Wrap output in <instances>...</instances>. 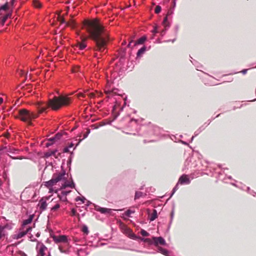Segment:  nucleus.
I'll list each match as a JSON object with an SVG mask.
<instances>
[{
	"mask_svg": "<svg viewBox=\"0 0 256 256\" xmlns=\"http://www.w3.org/2000/svg\"><path fill=\"white\" fill-rule=\"evenodd\" d=\"M66 170L62 168L60 172L54 174L52 179L44 182V185L49 188L56 184L57 182L64 180V182L62 184L61 188H65L67 187L74 188L75 184L72 180V179L71 182L68 181L66 180L67 178L66 176Z\"/></svg>",
	"mask_w": 256,
	"mask_h": 256,
	"instance_id": "2",
	"label": "nucleus"
},
{
	"mask_svg": "<svg viewBox=\"0 0 256 256\" xmlns=\"http://www.w3.org/2000/svg\"><path fill=\"white\" fill-rule=\"evenodd\" d=\"M69 149L70 148L68 146H66L64 149V152H69Z\"/></svg>",
	"mask_w": 256,
	"mask_h": 256,
	"instance_id": "40",
	"label": "nucleus"
},
{
	"mask_svg": "<svg viewBox=\"0 0 256 256\" xmlns=\"http://www.w3.org/2000/svg\"><path fill=\"white\" fill-rule=\"evenodd\" d=\"M85 26L94 42V50L100 52H104L108 40V35L104 27L97 19L86 21Z\"/></svg>",
	"mask_w": 256,
	"mask_h": 256,
	"instance_id": "1",
	"label": "nucleus"
},
{
	"mask_svg": "<svg viewBox=\"0 0 256 256\" xmlns=\"http://www.w3.org/2000/svg\"><path fill=\"white\" fill-rule=\"evenodd\" d=\"M4 235V227L0 226V240L2 238Z\"/></svg>",
	"mask_w": 256,
	"mask_h": 256,
	"instance_id": "21",
	"label": "nucleus"
},
{
	"mask_svg": "<svg viewBox=\"0 0 256 256\" xmlns=\"http://www.w3.org/2000/svg\"><path fill=\"white\" fill-rule=\"evenodd\" d=\"M90 201H88V204H87V205H88H88L90 204Z\"/></svg>",
	"mask_w": 256,
	"mask_h": 256,
	"instance_id": "53",
	"label": "nucleus"
},
{
	"mask_svg": "<svg viewBox=\"0 0 256 256\" xmlns=\"http://www.w3.org/2000/svg\"><path fill=\"white\" fill-rule=\"evenodd\" d=\"M3 102V98H0V104L2 102Z\"/></svg>",
	"mask_w": 256,
	"mask_h": 256,
	"instance_id": "50",
	"label": "nucleus"
},
{
	"mask_svg": "<svg viewBox=\"0 0 256 256\" xmlns=\"http://www.w3.org/2000/svg\"><path fill=\"white\" fill-rule=\"evenodd\" d=\"M7 18H8V16H4V17L2 18V22H5V21L7 19Z\"/></svg>",
	"mask_w": 256,
	"mask_h": 256,
	"instance_id": "47",
	"label": "nucleus"
},
{
	"mask_svg": "<svg viewBox=\"0 0 256 256\" xmlns=\"http://www.w3.org/2000/svg\"><path fill=\"white\" fill-rule=\"evenodd\" d=\"M2 154H4V153H1V152H0V155H2Z\"/></svg>",
	"mask_w": 256,
	"mask_h": 256,
	"instance_id": "55",
	"label": "nucleus"
},
{
	"mask_svg": "<svg viewBox=\"0 0 256 256\" xmlns=\"http://www.w3.org/2000/svg\"><path fill=\"white\" fill-rule=\"evenodd\" d=\"M82 232L86 234H88V228L86 226H84L83 227H82Z\"/></svg>",
	"mask_w": 256,
	"mask_h": 256,
	"instance_id": "34",
	"label": "nucleus"
},
{
	"mask_svg": "<svg viewBox=\"0 0 256 256\" xmlns=\"http://www.w3.org/2000/svg\"><path fill=\"white\" fill-rule=\"evenodd\" d=\"M70 192V190L66 191V190H62L60 194H58V196L59 199L60 200L63 202L67 201V198L66 196Z\"/></svg>",
	"mask_w": 256,
	"mask_h": 256,
	"instance_id": "11",
	"label": "nucleus"
},
{
	"mask_svg": "<svg viewBox=\"0 0 256 256\" xmlns=\"http://www.w3.org/2000/svg\"><path fill=\"white\" fill-rule=\"evenodd\" d=\"M48 141L50 142H53V144H54L55 142H56L57 140L55 139L54 137L53 136V137L50 138H49L48 140Z\"/></svg>",
	"mask_w": 256,
	"mask_h": 256,
	"instance_id": "38",
	"label": "nucleus"
},
{
	"mask_svg": "<svg viewBox=\"0 0 256 256\" xmlns=\"http://www.w3.org/2000/svg\"><path fill=\"white\" fill-rule=\"evenodd\" d=\"M190 180L189 177L186 174H182L179 178L178 183L177 184L176 186L174 188V192L176 190L177 186L178 184H189L190 183Z\"/></svg>",
	"mask_w": 256,
	"mask_h": 256,
	"instance_id": "9",
	"label": "nucleus"
},
{
	"mask_svg": "<svg viewBox=\"0 0 256 256\" xmlns=\"http://www.w3.org/2000/svg\"><path fill=\"white\" fill-rule=\"evenodd\" d=\"M74 146V144L72 143H71L68 146V147L70 148H72V146Z\"/></svg>",
	"mask_w": 256,
	"mask_h": 256,
	"instance_id": "48",
	"label": "nucleus"
},
{
	"mask_svg": "<svg viewBox=\"0 0 256 256\" xmlns=\"http://www.w3.org/2000/svg\"><path fill=\"white\" fill-rule=\"evenodd\" d=\"M57 152V150H55L52 151L48 152L45 153L44 156L46 158H48L50 156H54L56 154V153Z\"/></svg>",
	"mask_w": 256,
	"mask_h": 256,
	"instance_id": "18",
	"label": "nucleus"
},
{
	"mask_svg": "<svg viewBox=\"0 0 256 256\" xmlns=\"http://www.w3.org/2000/svg\"><path fill=\"white\" fill-rule=\"evenodd\" d=\"M52 144H53V142H47L46 144V147H48V146H52Z\"/></svg>",
	"mask_w": 256,
	"mask_h": 256,
	"instance_id": "43",
	"label": "nucleus"
},
{
	"mask_svg": "<svg viewBox=\"0 0 256 256\" xmlns=\"http://www.w3.org/2000/svg\"><path fill=\"white\" fill-rule=\"evenodd\" d=\"M30 241H32V242H36V241H37L36 239L35 238H33V236H30Z\"/></svg>",
	"mask_w": 256,
	"mask_h": 256,
	"instance_id": "42",
	"label": "nucleus"
},
{
	"mask_svg": "<svg viewBox=\"0 0 256 256\" xmlns=\"http://www.w3.org/2000/svg\"><path fill=\"white\" fill-rule=\"evenodd\" d=\"M19 114L20 116V119L24 122H28L32 118L36 117L34 114L30 113L29 111L25 109L20 110Z\"/></svg>",
	"mask_w": 256,
	"mask_h": 256,
	"instance_id": "6",
	"label": "nucleus"
},
{
	"mask_svg": "<svg viewBox=\"0 0 256 256\" xmlns=\"http://www.w3.org/2000/svg\"><path fill=\"white\" fill-rule=\"evenodd\" d=\"M86 46V44L84 42H81L79 44L80 49V50H83L84 49Z\"/></svg>",
	"mask_w": 256,
	"mask_h": 256,
	"instance_id": "32",
	"label": "nucleus"
},
{
	"mask_svg": "<svg viewBox=\"0 0 256 256\" xmlns=\"http://www.w3.org/2000/svg\"><path fill=\"white\" fill-rule=\"evenodd\" d=\"M97 210L100 212L102 214H106L110 212V209L104 208H99L97 209Z\"/></svg>",
	"mask_w": 256,
	"mask_h": 256,
	"instance_id": "19",
	"label": "nucleus"
},
{
	"mask_svg": "<svg viewBox=\"0 0 256 256\" xmlns=\"http://www.w3.org/2000/svg\"><path fill=\"white\" fill-rule=\"evenodd\" d=\"M161 254L166 256H170L171 252L161 248Z\"/></svg>",
	"mask_w": 256,
	"mask_h": 256,
	"instance_id": "24",
	"label": "nucleus"
},
{
	"mask_svg": "<svg viewBox=\"0 0 256 256\" xmlns=\"http://www.w3.org/2000/svg\"><path fill=\"white\" fill-rule=\"evenodd\" d=\"M134 210H128L124 212V214L127 217H130L131 214H134Z\"/></svg>",
	"mask_w": 256,
	"mask_h": 256,
	"instance_id": "22",
	"label": "nucleus"
},
{
	"mask_svg": "<svg viewBox=\"0 0 256 256\" xmlns=\"http://www.w3.org/2000/svg\"><path fill=\"white\" fill-rule=\"evenodd\" d=\"M86 200V198H85L84 197H82V198H80V196H78L76 198V201H78V200H80L82 201V203H84V200Z\"/></svg>",
	"mask_w": 256,
	"mask_h": 256,
	"instance_id": "33",
	"label": "nucleus"
},
{
	"mask_svg": "<svg viewBox=\"0 0 256 256\" xmlns=\"http://www.w3.org/2000/svg\"><path fill=\"white\" fill-rule=\"evenodd\" d=\"M76 214V211L75 210L74 208H72V216H74Z\"/></svg>",
	"mask_w": 256,
	"mask_h": 256,
	"instance_id": "45",
	"label": "nucleus"
},
{
	"mask_svg": "<svg viewBox=\"0 0 256 256\" xmlns=\"http://www.w3.org/2000/svg\"><path fill=\"white\" fill-rule=\"evenodd\" d=\"M155 12L156 14H159L160 12V6L158 5L156 6V10H155Z\"/></svg>",
	"mask_w": 256,
	"mask_h": 256,
	"instance_id": "36",
	"label": "nucleus"
},
{
	"mask_svg": "<svg viewBox=\"0 0 256 256\" xmlns=\"http://www.w3.org/2000/svg\"><path fill=\"white\" fill-rule=\"evenodd\" d=\"M62 136V134L60 133H57L54 136L55 139L58 141V140H60Z\"/></svg>",
	"mask_w": 256,
	"mask_h": 256,
	"instance_id": "30",
	"label": "nucleus"
},
{
	"mask_svg": "<svg viewBox=\"0 0 256 256\" xmlns=\"http://www.w3.org/2000/svg\"><path fill=\"white\" fill-rule=\"evenodd\" d=\"M141 234L144 236H149V233L144 230H142L140 231Z\"/></svg>",
	"mask_w": 256,
	"mask_h": 256,
	"instance_id": "31",
	"label": "nucleus"
},
{
	"mask_svg": "<svg viewBox=\"0 0 256 256\" xmlns=\"http://www.w3.org/2000/svg\"><path fill=\"white\" fill-rule=\"evenodd\" d=\"M146 39L147 37L146 36H142L134 42V46H136L138 44H143L146 41Z\"/></svg>",
	"mask_w": 256,
	"mask_h": 256,
	"instance_id": "13",
	"label": "nucleus"
},
{
	"mask_svg": "<svg viewBox=\"0 0 256 256\" xmlns=\"http://www.w3.org/2000/svg\"><path fill=\"white\" fill-rule=\"evenodd\" d=\"M54 198L52 199V201H54Z\"/></svg>",
	"mask_w": 256,
	"mask_h": 256,
	"instance_id": "56",
	"label": "nucleus"
},
{
	"mask_svg": "<svg viewBox=\"0 0 256 256\" xmlns=\"http://www.w3.org/2000/svg\"><path fill=\"white\" fill-rule=\"evenodd\" d=\"M146 195V194L141 192H136L135 196H134V200H137L140 198V197H144Z\"/></svg>",
	"mask_w": 256,
	"mask_h": 256,
	"instance_id": "16",
	"label": "nucleus"
},
{
	"mask_svg": "<svg viewBox=\"0 0 256 256\" xmlns=\"http://www.w3.org/2000/svg\"><path fill=\"white\" fill-rule=\"evenodd\" d=\"M142 240L143 242H146L148 244H149L150 245L151 244V242H152V239L150 238H140Z\"/></svg>",
	"mask_w": 256,
	"mask_h": 256,
	"instance_id": "27",
	"label": "nucleus"
},
{
	"mask_svg": "<svg viewBox=\"0 0 256 256\" xmlns=\"http://www.w3.org/2000/svg\"><path fill=\"white\" fill-rule=\"evenodd\" d=\"M246 70H244L242 71L243 73H244V74H245V73H246Z\"/></svg>",
	"mask_w": 256,
	"mask_h": 256,
	"instance_id": "54",
	"label": "nucleus"
},
{
	"mask_svg": "<svg viewBox=\"0 0 256 256\" xmlns=\"http://www.w3.org/2000/svg\"><path fill=\"white\" fill-rule=\"evenodd\" d=\"M168 0H166V2H168Z\"/></svg>",
	"mask_w": 256,
	"mask_h": 256,
	"instance_id": "58",
	"label": "nucleus"
},
{
	"mask_svg": "<svg viewBox=\"0 0 256 256\" xmlns=\"http://www.w3.org/2000/svg\"><path fill=\"white\" fill-rule=\"evenodd\" d=\"M168 16H166L164 20L162 22V25L165 27L166 29V28L169 27V23L167 21Z\"/></svg>",
	"mask_w": 256,
	"mask_h": 256,
	"instance_id": "25",
	"label": "nucleus"
},
{
	"mask_svg": "<svg viewBox=\"0 0 256 256\" xmlns=\"http://www.w3.org/2000/svg\"><path fill=\"white\" fill-rule=\"evenodd\" d=\"M33 218V216H30L28 218L24 220L22 224V226H25L30 224L32 222Z\"/></svg>",
	"mask_w": 256,
	"mask_h": 256,
	"instance_id": "15",
	"label": "nucleus"
},
{
	"mask_svg": "<svg viewBox=\"0 0 256 256\" xmlns=\"http://www.w3.org/2000/svg\"><path fill=\"white\" fill-rule=\"evenodd\" d=\"M146 50V47L145 46L141 48L138 52L136 56L138 57L140 56L142 54L144 53Z\"/></svg>",
	"mask_w": 256,
	"mask_h": 256,
	"instance_id": "17",
	"label": "nucleus"
},
{
	"mask_svg": "<svg viewBox=\"0 0 256 256\" xmlns=\"http://www.w3.org/2000/svg\"><path fill=\"white\" fill-rule=\"evenodd\" d=\"M78 98H80V97H84V94L82 93H79L78 95Z\"/></svg>",
	"mask_w": 256,
	"mask_h": 256,
	"instance_id": "46",
	"label": "nucleus"
},
{
	"mask_svg": "<svg viewBox=\"0 0 256 256\" xmlns=\"http://www.w3.org/2000/svg\"><path fill=\"white\" fill-rule=\"evenodd\" d=\"M159 26L158 24H155L153 26V29L151 30L152 34L150 39L154 42H159L160 38L157 34L159 33Z\"/></svg>",
	"mask_w": 256,
	"mask_h": 256,
	"instance_id": "8",
	"label": "nucleus"
},
{
	"mask_svg": "<svg viewBox=\"0 0 256 256\" xmlns=\"http://www.w3.org/2000/svg\"><path fill=\"white\" fill-rule=\"evenodd\" d=\"M36 256H45L46 252L48 251V248L42 242L37 241L36 246Z\"/></svg>",
	"mask_w": 256,
	"mask_h": 256,
	"instance_id": "7",
	"label": "nucleus"
},
{
	"mask_svg": "<svg viewBox=\"0 0 256 256\" xmlns=\"http://www.w3.org/2000/svg\"><path fill=\"white\" fill-rule=\"evenodd\" d=\"M150 245H153L155 246L158 247V251L160 250V248L159 247V244H160V237H153L152 239Z\"/></svg>",
	"mask_w": 256,
	"mask_h": 256,
	"instance_id": "12",
	"label": "nucleus"
},
{
	"mask_svg": "<svg viewBox=\"0 0 256 256\" xmlns=\"http://www.w3.org/2000/svg\"><path fill=\"white\" fill-rule=\"evenodd\" d=\"M94 56L97 58H100L99 56L96 53L95 54Z\"/></svg>",
	"mask_w": 256,
	"mask_h": 256,
	"instance_id": "49",
	"label": "nucleus"
},
{
	"mask_svg": "<svg viewBox=\"0 0 256 256\" xmlns=\"http://www.w3.org/2000/svg\"><path fill=\"white\" fill-rule=\"evenodd\" d=\"M40 208L41 210H44L47 206V204L45 200H44L42 199L40 201L39 203Z\"/></svg>",
	"mask_w": 256,
	"mask_h": 256,
	"instance_id": "14",
	"label": "nucleus"
},
{
	"mask_svg": "<svg viewBox=\"0 0 256 256\" xmlns=\"http://www.w3.org/2000/svg\"><path fill=\"white\" fill-rule=\"evenodd\" d=\"M40 236V232H38L36 234V236L37 237H39Z\"/></svg>",
	"mask_w": 256,
	"mask_h": 256,
	"instance_id": "51",
	"label": "nucleus"
},
{
	"mask_svg": "<svg viewBox=\"0 0 256 256\" xmlns=\"http://www.w3.org/2000/svg\"><path fill=\"white\" fill-rule=\"evenodd\" d=\"M166 242L161 237V246L162 245H165Z\"/></svg>",
	"mask_w": 256,
	"mask_h": 256,
	"instance_id": "41",
	"label": "nucleus"
},
{
	"mask_svg": "<svg viewBox=\"0 0 256 256\" xmlns=\"http://www.w3.org/2000/svg\"><path fill=\"white\" fill-rule=\"evenodd\" d=\"M71 102L70 98L66 96H54L48 101V106L54 110H57L63 106H67Z\"/></svg>",
	"mask_w": 256,
	"mask_h": 256,
	"instance_id": "3",
	"label": "nucleus"
},
{
	"mask_svg": "<svg viewBox=\"0 0 256 256\" xmlns=\"http://www.w3.org/2000/svg\"><path fill=\"white\" fill-rule=\"evenodd\" d=\"M130 238H132V239L134 240H136L137 238H138V237L137 236H136V234H132L130 236Z\"/></svg>",
	"mask_w": 256,
	"mask_h": 256,
	"instance_id": "39",
	"label": "nucleus"
},
{
	"mask_svg": "<svg viewBox=\"0 0 256 256\" xmlns=\"http://www.w3.org/2000/svg\"><path fill=\"white\" fill-rule=\"evenodd\" d=\"M32 230L31 227L26 228V230L23 231H20L18 234H14L13 238L16 240H18L26 235L29 232Z\"/></svg>",
	"mask_w": 256,
	"mask_h": 256,
	"instance_id": "10",
	"label": "nucleus"
},
{
	"mask_svg": "<svg viewBox=\"0 0 256 256\" xmlns=\"http://www.w3.org/2000/svg\"><path fill=\"white\" fill-rule=\"evenodd\" d=\"M60 22H61V23H62V24H65V23H66V26H70V24H69V23H68V22H65V20H64V18H60Z\"/></svg>",
	"mask_w": 256,
	"mask_h": 256,
	"instance_id": "37",
	"label": "nucleus"
},
{
	"mask_svg": "<svg viewBox=\"0 0 256 256\" xmlns=\"http://www.w3.org/2000/svg\"><path fill=\"white\" fill-rule=\"evenodd\" d=\"M132 42H134V41L132 40H130L128 44L127 47L130 48Z\"/></svg>",
	"mask_w": 256,
	"mask_h": 256,
	"instance_id": "44",
	"label": "nucleus"
},
{
	"mask_svg": "<svg viewBox=\"0 0 256 256\" xmlns=\"http://www.w3.org/2000/svg\"><path fill=\"white\" fill-rule=\"evenodd\" d=\"M90 129H88L86 132V134H84V138H82V139H80V140H79V142L77 143V144H76V146H77L80 144V142H81L83 139H84V138H87V137H88V134H89L90 133Z\"/></svg>",
	"mask_w": 256,
	"mask_h": 256,
	"instance_id": "23",
	"label": "nucleus"
},
{
	"mask_svg": "<svg viewBox=\"0 0 256 256\" xmlns=\"http://www.w3.org/2000/svg\"><path fill=\"white\" fill-rule=\"evenodd\" d=\"M33 4L36 8H40L41 7V4L36 0H33Z\"/></svg>",
	"mask_w": 256,
	"mask_h": 256,
	"instance_id": "26",
	"label": "nucleus"
},
{
	"mask_svg": "<svg viewBox=\"0 0 256 256\" xmlns=\"http://www.w3.org/2000/svg\"><path fill=\"white\" fill-rule=\"evenodd\" d=\"M53 240L56 244H60L58 248L62 253L67 254L68 256H72V254L68 247L67 236L65 235L54 236H52Z\"/></svg>",
	"mask_w": 256,
	"mask_h": 256,
	"instance_id": "4",
	"label": "nucleus"
},
{
	"mask_svg": "<svg viewBox=\"0 0 256 256\" xmlns=\"http://www.w3.org/2000/svg\"><path fill=\"white\" fill-rule=\"evenodd\" d=\"M48 256L50 255V252H48Z\"/></svg>",
	"mask_w": 256,
	"mask_h": 256,
	"instance_id": "57",
	"label": "nucleus"
},
{
	"mask_svg": "<svg viewBox=\"0 0 256 256\" xmlns=\"http://www.w3.org/2000/svg\"><path fill=\"white\" fill-rule=\"evenodd\" d=\"M126 40H124L122 43V45H125L126 44Z\"/></svg>",
	"mask_w": 256,
	"mask_h": 256,
	"instance_id": "52",
	"label": "nucleus"
},
{
	"mask_svg": "<svg viewBox=\"0 0 256 256\" xmlns=\"http://www.w3.org/2000/svg\"><path fill=\"white\" fill-rule=\"evenodd\" d=\"M157 216V212L156 210H153L152 213L150 216L149 220L150 221L154 220Z\"/></svg>",
	"mask_w": 256,
	"mask_h": 256,
	"instance_id": "20",
	"label": "nucleus"
},
{
	"mask_svg": "<svg viewBox=\"0 0 256 256\" xmlns=\"http://www.w3.org/2000/svg\"><path fill=\"white\" fill-rule=\"evenodd\" d=\"M0 152L8 154L13 160H22L24 158L22 156H15L19 152V150L11 146H6L0 148Z\"/></svg>",
	"mask_w": 256,
	"mask_h": 256,
	"instance_id": "5",
	"label": "nucleus"
},
{
	"mask_svg": "<svg viewBox=\"0 0 256 256\" xmlns=\"http://www.w3.org/2000/svg\"><path fill=\"white\" fill-rule=\"evenodd\" d=\"M38 109H39V112L40 113H42V112H44L46 110V108L47 106H41L40 105V104H38Z\"/></svg>",
	"mask_w": 256,
	"mask_h": 256,
	"instance_id": "29",
	"label": "nucleus"
},
{
	"mask_svg": "<svg viewBox=\"0 0 256 256\" xmlns=\"http://www.w3.org/2000/svg\"><path fill=\"white\" fill-rule=\"evenodd\" d=\"M60 206L59 204L57 203L54 206H52L51 207V211L54 212L56 211V210H58L60 208Z\"/></svg>",
	"mask_w": 256,
	"mask_h": 256,
	"instance_id": "28",
	"label": "nucleus"
},
{
	"mask_svg": "<svg viewBox=\"0 0 256 256\" xmlns=\"http://www.w3.org/2000/svg\"><path fill=\"white\" fill-rule=\"evenodd\" d=\"M8 8V4L6 3L4 4L2 6L0 7V10H6Z\"/></svg>",
	"mask_w": 256,
	"mask_h": 256,
	"instance_id": "35",
	"label": "nucleus"
}]
</instances>
